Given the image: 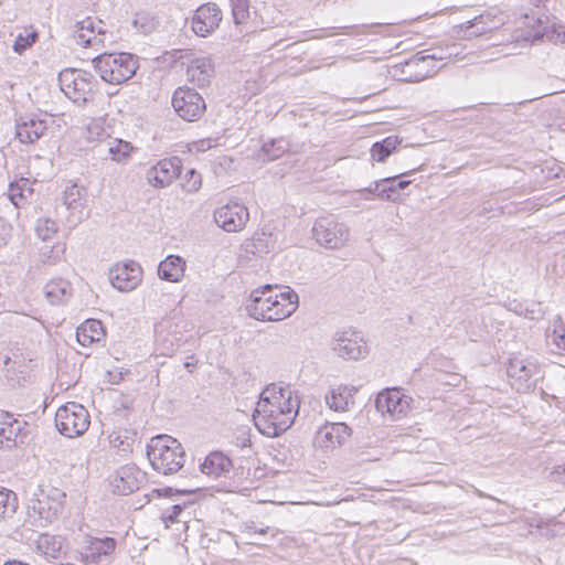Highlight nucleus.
<instances>
[{
    "mask_svg": "<svg viewBox=\"0 0 565 565\" xmlns=\"http://www.w3.org/2000/svg\"><path fill=\"white\" fill-rule=\"evenodd\" d=\"M386 186L385 183H383V179L381 180H377L375 182H373L369 188H366L364 191L369 192V193H372L374 195H376L379 198V190L380 188H384Z\"/></svg>",
    "mask_w": 565,
    "mask_h": 565,
    "instance_id": "obj_52",
    "label": "nucleus"
},
{
    "mask_svg": "<svg viewBox=\"0 0 565 565\" xmlns=\"http://www.w3.org/2000/svg\"><path fill=\"white\" fill-rule=\"evenodd\" d=\"M55 426L62 435L68 438L81 436L89 426L88 412L83 405L74 402L67 403L57 409Z\"/></svg>",
    "mask_w": 565,
    "mask_h": 565,
    "instance_id": "obj_8",
    "label": "nucleus"
},
{
    "mask_svg": "<svg viewBox=\"0 0 565 565\" xmlns=\"http://www.w3.org/2000/svg\"><path fill=\"white\" fill-rule=\"evenodd\" d=\"M12 225L4 217L0 216V248L8 245L12 236Z\"/></svg>",
    "mask_w": 565,
    "mask_h": 565,
    "instance_id": "obj_48",
    "label": "nucleus"
},
{
    "mask_svg": "<svg viewBox=\"0 0 565 565\" xmlns=\"http://www.w3.org/2000/svg\"><path fill=\"white\" fill-rule=\"evenodd\" d=\"M57 231V225L54 221L45 218L40 220L36 225V233L40 238L47 241Z\"/></svg>",
    "mask_w": 565,
    "mask_h": 565,
    "instance_id": "obj_45",
    "label": "nucleus"
},
{
    "mask_svg": "<svg viewBox=\"0 0 565 565\" xmlns=\"http://www.w3.org/2000/svg\"><path fill=\"white\" fill-rule=\"evenodd\" d=\"M181 168V159L178 157L162 159L148 169L146 178L149 184L162 189L180 175Z\"/></svg>",
    "mask_w": 565,
    "mask_h": 565,
    "instance_id": "obj_16",
    "label": "nucleus"
},
{
    "mask_svg": "<svg viewBox=\"0 0 565 565\" xmlns=\"http://www.w3.org/2000/svg\"><path fill=\"white\" fill-rule=\"evenodd\" d=\"M105 135L106 130L104 128L102 118L92 119L86 128V139L88 141L98 140L99 142H102V140H105Z\"/></svg>",
    "mask_w": 565,
    "mask_h": 565,
    "instance_id": "obj_43",
    "label": "nucleus"
},
{
    "mask_svg": "<svg viewBox=\"0 0 565 565\" xmlns=\"http://www.w3.org/2000/svg\"><path fill=\"white\" fill-rule=\"evenodd\" d=\"M356 390L347 385L331 387L326 394L327 405L335 412H344L353 404V394Z\"/></svg>",
    "mask_w": 565,
    "mask_h": 565,
    "instance_id": "obj_28",
    "label": "nucleus"
},
{
    "mask_svg": "<svg viewBox=\"0 0 565 565\" xmlns=\"http://www.w3.org/2000/svg\"><path fill=\"white\" fill-rule=\"evenodd\" d=\"M63 205L70 212L67 222L75 226L84 220L86 192L76 183L66 186L62 196Z\"/></svg>",
    "mask_w": 565,
    "mask_h": 565,
    "instance_id": "obj_22",
    "label": "nucleus"
},
{
    "mask_svg": "<svg viewBox=\"0 0 565 565\" xmlns=\"http://www.w3.org/2000/svg\"><path fill=\"white\" fill-rule=\"evenodd\" d=\"M214 64L210 57L203 56L191 61L186 68L189 82L199 87H206L214 77Z\"/></svg>",
    "mask_w": 565,
    "mask_h": 565,
    "instance_id": "obj_26",
    "label": "nucleus"
},
{
    "mask_svg": "<svg viewBox=\"0 0 565 565\" xmlns=\"http://www.w3.org/2000/svg\"><path fill=\"white\" fill-rule=\"evenodd\" d=\"M441 58V56L437 57L434 54L428 55L423 52L414 54L398 65L404 76L403 79L406 82H419L431 76L436 72L433 63Z\"/></svg>",
    "mask_w": 565,
    "mask_h": 565,
    "instance_id": "obj_14",
    "label": "nucleus"
},
{
    "mask_svg": "<svg viewBox=\"0 0 565 565\" xmlns=\"http://www.w3.org/2000/svg\"><path fill=\"white\" fill-rule=\"evenodd\" d=\"M299 404L289 386L271 384L260 394L253 415L255 426L263 435L277 437L292 425Z\"/></svg>",
    "mask_w": 565,
    "mask_h": 565,
    "instance_id": "obj_1",
    "label": "nucleus"
},
{
    "mask_svg": "<svg viewBox=\"0 0 565 565\" xmlns=\"http://www.w3.org/2000/svg\"><path fill=\"white\" fill-rule=\"evenodd\" d=\"M142 269L136 262L116 264L109 270V281L119 291H131L141 281Z\"/></svg>",
    "mask_w": 565,
    "mask_h": 565,
    "instance_id": "obj_18",
    "label": "nucleus"
},
{
    "mask_svg": "<svg viewBox=\"0 0 565 565\" xmlns=\"http://www.w3.org/2000/svg\"><path fill=\"white\" fill-rule=\"evenodd\" d=\"M158 492L160 495L171 497L172 493L174 492V490L170 487H167V488L158 490ZM193 492H194V490H175L177 494H189V493H193Z\"/></svg>",
    "mask_w": 565,
    "mask_h": 565,
    "instance_id": "obj_51",
    "label": "nucleus"
},
{
    "mask_svg": "<svg viewBox=\"0 0 565 565\" xmlns=\"http://www.w3.org/2000/svg\"><path fill=\"white\" fill-rule=\"evenodd\" d=\"M417 169H412L411 171L403 172L398 175L388 177L383 179V183L386 184L384 188H380L379 190V199L396 202L399 199V191L406 189L409 184V180H402L401 178L409 175L415 172Z\"/></svg>",
    "mask_w": 565,
    "mask_h": 565,
    "instance_id": "obj_30",
    "label": "nucleus"
},
{
    "mask_svg": "<svg viewBox=\"0 0 565 565\" xmlns=\"http://www.w3.org/2000/svg\"><path fill=\"white\" fill-rule=\"evenodd\" d=\"M104 22L98 20L97 22L87 17L86 19L78 21L75 25L74 39L78 45L84 47H93L96 51L105 45V31L103 29Z\"/></svg>",
    "mask_w": 565,
    "mask_h": 565,
    "instance_id": "obj_17",
    "label": "nucleus"
},
{
    "mask_svg": "<svg viewBox=\"0 0 565 565\" xmlns=\"http://www.w3.org/2000/svg\"><path fill=\"white\" fill-rule=\"evenodd\" d=\"M172 106L175 113L186 121L199 120L206 109L203 97L189 87H179L173 93Z\"/></svg>",
    "mask_w": 565,
    "mask_h": 565,
    "instance_id": "obj_10",
    "label": "nucleus"
},
{
    "mask_svg": "<svg viewBox=\"0 0 565 565\" xmlns=\"http://www.w3.org/2000/svg\"><path fill=\"white\" fill-rule=\"evenodd\" d=\"M202 186V178L194 169L186 171L182 183V189L188 193L198 192Z\"/></svg>",
    "mask_w": 565,
    "mask_h": 565,
    "instance_id": "obj_44",
    "label": "nucleus"
},
{
    "mask_svg": "<svg viewBox=\"0 0 565 565\" xmlns=\"http://www.w3.org/2000/svg\"><path fill=\"white\" fill-rule=\"evenodd\" d=\"M249 543L254 544V545H264L263 543H258V542H254V541H250Z\"/></svg>",
    "mask_w": 565,
    "mask_h": 565,
    "instance_id": "obj_58",
    "label": "nucleus"
},
{
    "mask_svg": "<svg viewBox=\"0 0 565 565\" xmlns=\"http://www.w3.org/2000/svg\"><path fill=\"white\" fill-rule=\"evenodd\" d=\"M32 194L33 189L29 179L21 178L9 184L8 198L18 209L23 206Z\"/></svg>",
    "mask_w": 565,
    "mask_h": 565,
    "instance_id": "obj_35",
    "label": "nucleus"
},
{
    "mask_svg": "<svg viewBox=\"0 0 565 565\" xmlns=\"http://www.w3.org/2000/svg\"><path fill=\"white\" fill-rule=\"evenodd\" d=\"M555 40L565 43V25L554 26Z\"/></svg>",
    "mask_w": 565,
    "mask_h": 565,
    "instance_id": "obj_53",
    "label": "nucleus"
},
{
    "mask_svg": "<svg viewBox=\"0 0 565 565\" xmlns=\"http://www.w3.org/2000/svg\"><path fill=\"white\" fill-rule=\"evenodd\" d=\"M411 401L399 388H386L377 394L375 407L390 420H398L409 412Z\"/></svg>",
    "mask_w": 565,
    "mask_h": 565,
    "instance_id": "obj_12",
    "label": "nucleus"
},
{
    "mask_svg": "<svg viewBox=\"0 0 565 565\" xmlns=\"http://www.w3.org/2000/svg\"><path fill=\"white\" fill-rule=\"evenodd\" d=\"M58 82L65 96L81 107L94 103L99 94V83L88 71L64 70L58 75Z\"/></svg>",
    "mask_w": 565,
    "mask_h": 565,
    "instance_id": "obj_4",
    "label": "nucleus"
},
{
    "mask_svg": "<svg viewBox=\"0 0 565 565\" xmlns=\"http://www.w3.org/2000/svg\"><path fill=\"white\" fill-rule=\"evenodd\" d=\"M259 243H260V238H256V239H255V247L258 249V252H260V249H259Z\"/></svg>",
    "mask_w": 565,
    "mask_h": 565,
    "instance_id": "obj_57",
    "label": "nucleus"
},
{
    "mask_svg": "<svg viewBox=\"0 0 565 565\" xmlns=\"http://www.w3.org/2000/svg\"><path fill=\"white\" fill-rule=\"evenodd\" d=\"M44 294L52 305L65 303L73 294L71 284L63 279L56 278L50 280L44 287Z\"/></svg>",
    "mask_w": 565,
    "mask_h": 565,
    "instance_id": "obj_31",
    "label": "nucleus"
},
{
    "mask_svg": "<svg viewBox=\"0 0 565 565\" xmlns=\"http://www.w3.org/2000/svg\"><path fill=\"white\" fill-rule=\"evenodd\" d=\"M38 550L45 556L57 558L62 547V539L50 534H41L36 541Z\"/></svg>",
    "mask_w": 565,
    "mask_h": 565,
    "instance_id": "obj_37",
    "label": "nucleus"
},
{
    "mask_svg": "<svg viewBox=\"0 0 565 565\" xmlns=\"http://www.w3.org/2000/svg\"><path fill=\"white\" fill-rule=\"evenodd\" d=\"M3 565H28L26 563L20 562V561H8Z\"/></svg>",
    "mask_w": 565,
    "mask_h": 565,
    "instance_id": "obj_55",
    "label": "nucleus"
},
{
    "mask_svg": "<svg viewBox=\"0 0 565 565\" xmlns=\"http://www.w3.org/2000/svg\"><path fill=\"white\" fill-rule=\"evenodd\" d=\"M35 39H36L35 33H31L26 36H23L20 34L15 39L14 44H13L14 52L22 53L23 51H25L28 47H30L35 42Z\"/></svg>",
    "mask_w": 565,
    "mask_h": 565,
    "instance_id": "obj_47",
    "label": "nucleus"
},
{
    "mask_svg": "<svg viewBox=\"0 0 565 565\" xmlns=\"http://www.w3.org/2000/svg\"><path fill=\"white\" fill-rule=\"evenodd\" d=\"M17 509V494L9 489L0 488V520L12 516Z\"/></svg>",
    "mask_w": 565,
    "mask_h": 565,
    "instance_id": "obj_39",
    "label": "nucleus"
},
{
    "mask_svg": "<svg viewBox=\"0 0 565 565\" xmlns=\"http://www.w3.org/2000/svg\"><path fill=\"white\" fill-rule=\"evenodd\" d=\"M185 260L178 255H169L158 266V275L161 279L178 282L184 275Z\"/></svg>",
    "mask_w": 565,
    "mask_h": 565,
    "instance_id": "obj_29",
    "label": "nucleus"
},
{
    "mask_svg": "<svg viewBox=\"0 0 565 565\" xmlns=\"http://www.w3.org/2000/svg\"><path fill=\"white\" fill-rule=\"evenodd\" d=\"M132 26L140 33L148 34L153 29L152 20L146 14H136Z\"/></svg>",
    "mask_w": 565,
    "mask_h": 565,
    "instance_id": "obj_46",
    "label": "nucleus"
},
{
    "mask_svg": "<svg viewBox=\"0 0 565 565\" xmlns=\"http://www.w3.org/2000/svg\"><path fill=\"white\" fill-rule=\"evenodd\" d=\"M147 457L156 471L169 476L183 467L185 451L175 438L158 435L147 445Z\"/></svg>",
    "mask_w": 565,
    "mask_h": 565,
    "instance_id": "obj_3",
    "label": "nucleus"
},
{
    "mask_svg": "<svg viewBox=\"0 0 565 565\" xmlns=\"http://www.w3.org/2000/svg\"><path fill=\"white\" fill-rule=\"evenodd\" d=\"M46 129V119H41L36 115H26L17 121L15 135L20 142L33 143L45 134Z\"/></svg>",
    "mask_w": 565,
    "mask_h": 565,
    "instance_id": "obj_24",
    "label": "nucleus"
},
{
    "mask_svg": "<svg viewBox=\"0 0 565 565\" xmlns=\"http://www.w3.org/2000/svg\"><path fill=\"white\" fill-rule=\"evenodd\" d=\"M556 473L563 475L565 478V467H558Z\"/></svg>",
    "mask_w": 565,
    "mask_h": 565,
    "instance_id": "obj_56",
    "label": "nucleus"
},
{
    "mask_svg": "<svg viewBox=\"0 0 565 565\" xmlns=\"http://www.w3.org/2000/svg\"><path fill=\"white\" fill-rule=\"evenodd\" d=\"M277 288V286H275ZM273 285L254 289L246 305L248 315L258 321H280L290 317L298 308V295L289 287L273 294Z\"/></svg>",
    "mask_w": 565,
    "mask_h": 565,
    "instance_id": "obj_2",
    "label": "nucleus"
},
{
    "mask_svg": "<svg viewBox=\"0 0 565 565\" xmlns=\"http://www.w3.org/2000/svg\"><path fill=\"white\" fill-rule=\"evenodd\" d=\"M21 430V425L9 413H0V448H11Z\"/></svg>",
    "mask_w": 565,
    "mask_h": 565,
    "instance_id": "obj_34",
    "label": "nucleus"
},
{
    "mask_svg": "<svg viewBox=\"0 0 565 565\" xmlns=\"http://www.w3.org/2000/svg\"><path fill=\"white\" fill-rule=\"evenodd\" d=\"M97 149L98 153L103 156L104 159H110L111 161L124 163L130 157L134 147L126 140L111 138L106 135L105 140H102V142L98 143Z\"/></svg>",
    "mask_w": 565,
    "mask_h": 565,
    "instance_id": "obj_25",
    "label": "nucleus"
},
{
    "mask_svg": "<svg viewBox=\"0 0 565 565\" xmlns=\"http://www.w3.org/2000/svg\"><path fill=\"white\" fill-rule=\"evenodd\" d=\"M252 441L248 434L245 430H242V434L236 437V446L241 448L250 447Z\"/></svg>",
    "mask_w": 565,
    "mask_h": 565,
    "instance_id": "obj_50",
    "label": "nucleus"
},
{
    "mask_svg": "<svg viewBox=\"0 0 565 565\" xmlns=\"http://www.w3.org/2000/svg\"><path fill=\"white\" fill-rule=\"evenodd\" d=\"M100 78L109 84H121L137 72L138 58L131 53H102L92 60Z\"/></svg>",
    "mask_w": 565,
    "mask_h": 565,
    "instance_id": "obj_5",
    "label": "nucleus"
},
{
    "mask_svg": "<svg viewBox=\"0 0 565 565\" xmlns=\"http://www.w3.org/2000/svg\"><path fill=\"white\" fill-rule=\"evenodd\" d=\"M504 24V18L497 11H486L465 23L455 25L454 33L458 38L472 39L492 32Z\"/></svg>",
    "mask_w": 565,
    "mask_h": 565,
    "instance_id": "obj_11",
    "label": "nucleus"
},
{
    "mask_svg": "<svg viewBox=\"0 0 565 565\" xmlns=\"http://www.w3.org/2000/svg\"><path fill=\"white\" fill-rule=\"evenodd\" d=\"M511 386L520 393H529L536 386L539 380L543 377L539 365L534 362L513 359L507 369Z\"/></svg>",
    "mask_w": 565,
    "mask_h": 565,
    "instance_id": "obj_9",
    "label": "nucleus"
},
{
    "mask_svg": "<svg viewBox=\"0 0 565 565\" xmlns=\"http://www.w3.org/2000/svg\"><path fill=\"white\" fill-rule=\"evenodd\" d=\"M248 220L247 207L238 202H230L214 211L215 223L228 233L244 230Z\"/></svg>",
    "mask_w": 565,
    "mask_h": 565,
    "instance_id": "obj_13",
    "label": "nucleus"
},
{
    "mask_svg": "<svg viewBox=\"0 0 565 565\" xmlns=\"http://www.w3.org/2000/svg\"><path fill=\"white\" fill-rule=\"evenodd\" d=\"M221 21L222 12L215 3L202 4L192 18V30L196 35L207 36L218 28Z\"/></svg>",
    "mask_w": 565,
    "mask_h": 565,
    "instance_id": "obj_19",
    "label": "nucleus"
},
{
    "mask_svg": "<svg viewBox=\"0 0 565 565\" xmlns=\"http://www.w3.org/2000/svg\"><path fill=\"white\" fill-rule=\"evenodd\" d=\"M351 435V428L344 423H331L320 427L315 437L319 448L333 449L341 446Z\"/></svg>",
    "mask_w": 565,
    "mask_h": 565,
    "instance_id": "obj_23",
    "label": "nucleus"
},
{
    "mask_svg": "<svg viewBox=\"0 0 565 565\" xmlns=\"http://www.w3.org/2000/svg\"><path fill=\"white\" fill-rule=\"evenodd\" d=\"M116 540L113 537H93L85 548L84 556L87 562L99 563L103 557H107L115 551Z\"/></svg>",
    "mask_w": 565,
    "mask_h": 565,
    "instance_id": "obj_27",
    "label": "nucleus"
},
{
    "mask_svg": "<svg viewBox=\"0 0 565 565\" xmlns=\"http://www.w3.org/2000/svg\"><path fill=\"white\" fill-rule=\"evenodd\" d=\"M311 234L318 245L328 249H340L350 242V227L332 214L318 217Z\"/></svg>",
    "mask_w": 565,
    "mask_h": 565,
    "instance_id": "obj_7",
    "label": "nucleus"
},
{
    "mask_svg": "<svg viewBox=\"0 0 565 565\" xmlns=\"http://www.w3.org/2000/svg\"><path fill=\"white\" fill-rule=\"evenodd\" d=\"M401 140L397 136H388L382 141L375 142L371 148V157L373 160L383 162L399 145Z\"/></svg>",
    "mask_w": 565,
    "mask_h": 565,
    "instance_id": "obj_38",
    "label": "nucleus"
},
{
    "mask_svg": "<svg viewBox=\"0 0 565 565\" xmlns=\"http://www.w3.org/2000/svg\"><path fill=\"white\" fill-rule=\"evenodd\" d=\"M232 15L236 25L243 24L249 18L248 0H230Z\"/></svg>",
    "mask_w": 565,
    "mask_h": 565,
    "instance_id": "obj_42",
    "label": "nucleus"
},
{
    "mask_svg": "<svg viewBox=\"0 0 565 565\" xmlns=\"http://www.w3.org/2000/svg\"><path fill=\"white\" fill-rule=\"evenodd\" d=\"M66 494L57 488L39 489L30 499L28 520L33 526L44 527L57 520L64 509Z\"/></svg>",
    "mask_w": 565,
    "mask_h": 565,
    "instance_id": "obj_6",
    "label": "nucleus"
},
{
    "mask_svg": "<svg viewBox=\"0 0 565 565\" xmlns=\"http://www.w3.org/2000/svg\"><path fill=\"white\" fill-rule=\"evenodd\" d=\"M546 339L556 350L565 352V324L559 319L553 322V329L547 331Z\"/></svg>",
    "mask_w": 565,
    "mask_h": 565,
    "instance_id": "obj_40",
    "label": "nucleus"
},
{
    "mask_svg": "<svg viewBox=\"0 0 565 565\" xmlns=\"http://www.w3.org/2000/svg\"><path fill=\"white\" fill-rule=\"evenodd\" d=\"M288 149V142L284 139L270 140L262 147L267 160L278 159Z\"/></svg>",
    "mask_w": 565,
    "mask_h": 565,
    "instance_id": "obj_41",
    "label": "nucleus"
},
{
    "mask_svg": "<svg viewBox=\"0 0 565 565\" xmlns=\"http://www.w3.org/2000/svg\"><path fill=\"white\" fill-rule=\"evenodd\" d=\"M355 29V26H343V28H340L339 30V33H342V34H351V32Z\"/></svg>",
    "mask_w": 565,
    "mask_h": 565,
    "instance_id": "obj_54",
    "label": "nucleus"
},
{
    "mask_svg": "<svg viewBox=\"0 0 565 565\" xmlns=\"http://www.w3.org/2000/svg\"><path fill=\"white\" fill-rule=\"evenodd\" d=\"M232 462L230 458L220 451H213L206 456L203 463L200 465V469L204 475L218 477L223 472L230 471Z\"/></svg>",
    "mask_w": 565,
    "mask_h": 565,
    "instance_id": "obj_33",
    "label": "nucleus"
},
{
    "mask_svg": "<svg viewBox=\"0 0 565 565\" xmlns=\"http://www.w3.org/2000/svg\"><path fill=\"white\" fill-rule=\"evenodd\" d=\"M103 337V324L96 319H87L76 329V340L82 347L98 342Z\"/></svg>",
    "mask_w": 565,
    "mask_h": 565,
    "instance_id": "obj_32",
    "label": "nucleus"
},
{
    "mask_svg": "<svg viewBox=\"0 0 565 565\" xmlns=\"http://www.w3.org/2000/svg\"><path fill=\"white\" fill-rule=\"evenodd\" d=\"M268 532H271V536H273V537H275V536H276V534L278 533V530L273 531V530H270V527H268V526H266V527H262V529H256V527H253V526H247V527H246V531H245V533H246L247 535H249V536L255 535V534H260V535H262V534H266V533H268Z\"/></svg>",
    "mask_w": 565,
    "mask_h": 565,
    "instance_id": "obj_49",
    "label": "nucleus"
},
{
    "mask_svg": "<svg viewBox=\"0 0 565 565\" xmlns=\"http://www.w3.org/2000/svg\"><path fill=\"white\" fill-rule=\"evenodd\" d=\"M194 504V501H184L182 503H175L170 508L163 510L162 520L166 523L183 522L186 523L190 520L191 512L186 510Z\"/></svg>",
    "mask_w": 565,
    "mask_h": 565,
    "instance_id": "obj_36",
    "label": "nucleus"
},
{
    "mask_svg": "<svg viewBox=\"0 0 565 565\" xmlns=\"http://www.w3.org/2000/svg\"><path fill=\"white\" fill-rule=\"evenodd\" d=\"M156 343L162 355H172L182 343V335L171 319H163L154 328Z\"/></svg>",
    "mask_w": 565,
    "mask_h": 565,
    "instance_id": "obj_21",
    "label": "nucleus"
},
{
    "mask_svg": "<svg viewBox=\"0 0 565 565\" xmlns=\"http://www.w3.org/2000/svg\"><path fill=\"white\" fill-rule=\"evenodd\" d=\"M332 350L344 360H359L367 354V345L355 331L338 332L333 339Z\"/></svg>",
    "mask_w": 565,
    "mask_h": 565,
    "instance_id": "obj_15",
    "label": "nucleus"
},
{
    "mask_svg": "<svg viewBox=\"0 0 565 565\" xmlns=\"http://www.w3.org/2000/svg\"><path fill=\"white\" fill-rule=\"evenodd\" d=\"M145 482V473L135 465L120 467L113 480L114 492L120 495H127L138 490Z\"/></svg>",
    "mask_w": 565,
    "mask_h": 565,
    "instance_id": "obj_20",
    "label": "nucleus"
}]
</instances>
